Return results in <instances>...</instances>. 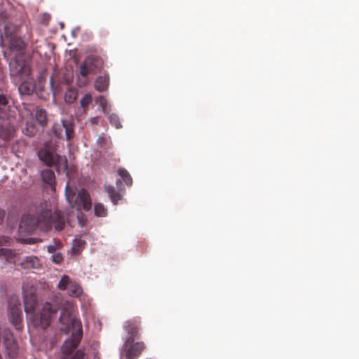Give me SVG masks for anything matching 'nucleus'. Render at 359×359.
Instances as JSON below:
<instances>
[{"label": "nucleus", "mask_w": 359, "mask_h": 359, "mask_svg": "<svg viewBox=\"0 0 359 359\" xmlns=\"http://www.w3.org/2000/svg\"><path fill=\"white\" fill-rule=\"evenodd\" d=\"M23 300L25 311L31 324L36 328L46 330L50 325L57 311L61 309V302L57 299L45 302L42 308L36 311L37 306L36 290L32 285H23Z\"/></svg>", "instance_id": "1"}, {"label": "nucleus", "mask_w": 359, "mask_h": 359, "mask_svg": "<svg viewBox=\"0 0 359 359\" xmlns=\"http://www.w3.org/2000/svg\"><path fill=\"white\" fill-rule=\"evenodd\" d=\"M68 294L73 297H79L83 292V290L79 284L75 281H72L68 287Z\"/></svg>", "instance_id": "24"}, {"label": "nucleus", "mask_w": 359, "mask_h": 359, "mask_svg": "<svg viewBox=\"0 0 359 359\" xmlns=\"http://www.w3.org/2000/svg\"><path fill=\"white\" fill-rule=\"evenodd\" d=\"M41 178L44 183L52 186L55 181V173L50 169H45L41 172Z\"/></svg>", "instance_id": "22"}, {"label": "nucleus", "mask_w": 359, "mask_h": 359, "mask_svg": "<svg viewBox=\"0 0 359 359\" xmlns=\"http://www.w3.org/2000/svg\"><path fill=\"white\" fill-rule=\"evenodd\" d=\"M11 239L7 236L0 237V257H4L6 262L10 263L16 262V255L14 252L10 249L4 248V246L11 245Z\"/></svg>", "instance_id": "12"}, {"label": "nucleus", "mask_w": 359, "mask_h": 359, "mask_svg": "<svg viewBox=\"0 0 359 359\" xmlns=\"http://www.w3.org/2000/svg\"><path fill=\"white\" fill-rule=\"evenodd\" d=\"M66 198L69 205L73 208L81 210L83 208L86 211L90 210L92 202L89 194L85 189H81L76 194L69 186L67 184L65 189Z\"/></svg>", "instance_id": "4"}, {"label": "nucleus", "mask_w": 359, "mask_h": 359, "mask_svg": "<svg viewBox=\"0 0 359 359\" xmlns=\"http://www.w3.org/2000/svg\"><path fill=\"white\" fill-rule=\"evenodd\" d=\"M53 131L57 137L63 139L65 137L67 140L72 139L74 135L73 124L68 120H62L60 123H54Z\"/></svg>", "instance_id": "9"}, {"label": "nucleus", "mask_w": 359, "mask_h": 359, "mask_svg": "<svg viewBox=\"0 0 359 359\" xmlns=\"http://www.w3.org/2000/svg\"><path fill=\"white\" fill-rule=\"evenodd\" d=\"M25 46V43L20 37L17 36L11 37L9 41V47L11 50L20 53L24 51Z\"/></svg>", "instance_id": "17"}, {"label": "nucleus", "mask_w": 359, "mask_h": 359, "mask_svg": "<svg viewBox=\"0 0 359 359\" xmlns=\"http://www.w3.org/2000/svg\"><path fill=\"white\" fill-rule=\"evenodd\" d=\"M77 95V91L75 89L69 88L65 94V102L69 104L74 102L76 100Z\"/></svg>", "instance_id": "26"}, {"label": "nucleus", "mask_w": 359, "mask_h": 359, "mask_svg": "<svg viewBox=\"0 0 359 359\" xmlns=\"http://www.w3.org/2000/svg\"><path fill=\"white\" fill-rule=\"evenodd\" d=\"M141 326V321L139 319H132L125 323V329L130 337L126 340V344L133 343L135 337H139V330Z\"/></svg>", "instance_id": "13"}, {"label": "nucleus", "mask_w": 359, "mask_h": 359, "mask_svg": "<svg viewBox=\"0 0 359 359\" xmlns=\"http://www.w3.org/2000/svg\"><path fill=\"white\" fill-rule=\"evenodd\" d=\"M71 313L72 311L69 306L62 308L59 320L61 324L66 326V332L70 331L72 328L77 330L79 327H82L81 321L72 318Z\"/></svg>", "instance_id": "11"}, {"label": "nucleus", "mask_w": 359, "mask_h": 359, "mask_svg": "<svg viewBox=\"0 0 359 359\" xmlns=\"http://www.w3.org/2000/svg\"><path fill=\"white\" fill-rule=\"evenodd\" d=\"M8 99L4 94H0V118H5L8 116L9 105Z\"/></svg>", "instance_id": "19"}, {"label": "nucleus", "mask_w": 359, "mask_h": 359, "mask_svg": "<svg viewBox=\"0 0 359 359\" xmlns=\"http://www.w3.org/2000/svg\"><path fill=\"white\" fill-rule=\"evenodd\" d=\"M95 214L97 217H105L107 214V210L101 203H97L94 207Z\"/></svg>", "instance_id": "28"}, {"label": "nucleus", "mask_w": 359, "mask_h": 359, "mask_svg": "<svg viewBox=\"0 0 359 359\" xmlns=\"http://www.w3.org/2000/svg\"><path fill=\"white\" fill-rule=\"evenodd\" d=\"M35 119L40 126H46L48 123L47 111L43 109H36Z\"/></svg>", "instance_id": "21"}, {"label": "nucleus", "mask_w": 359, "mask_h": 359, "mask_svg": "<svg viewBox=\"0 0 359 359\" xmlns=\"http://www.w3.org/2000/svg\"><path fill=\"white\" fill-rule=\"evenodd\" d=\"M22 83L19 86L18 90L21 95H30L34 90V86L30 82L27 80H21Z\"/></svg>", "instance_id": "20"}, {"label": "nucleus", "mask_w": 359, "mask_h": 359, "mask_svg": "<svg viewBox=\"0 0 359 359\" xmlns=\"http://www.w3.org/2000/svg\"><path fill=\"white\" fill-rule=\"evenodd\" d=\"M124 347L127 359H136L145 348L144 344L142 341L135 342V341L133 343L127 344V346L126 341Z\"/></svg>", "instance_id": "14"}, {"label": "nucleus", "mask_w": 359, "mask_h": 359, "mask_svg": "<svg viewBox=\"0 0 359 359\" xmlns=\"http://www.w3.org/2000/svg\"><path fill=\"white\" fill-rule=\"evenodd\" d=\"M5 217V211L0 208V223L3 222Z\"/></svg>", "instance_id": "38"}, {"label": "nucleus", "mask_w": 359, "mask_h": 359, "mask_svg": "<svg viewBox=\"0 0 359 359\" xmlns=\"http://www.w3.org/2000/svg\"><path fill=\"white\" fill-rule=\"evenodd\" d=\"M11 76L19 77L20 80H27L31 74L29 65L20 59H15L9 64Z\"/></svg>", "instance_id": "7"}, {"label": "nucleus", "mask_w": 359, "mask_h": 359, "mask_svg": "<svg viewBox=\"0 0 359 359\" xmlns=\"http://www.w3.org/2000/svg\"><path fill=\"white\" fill-rule=\"evenodd\" d=\"M71 283H72V281L70 280L69 277L67 275H64L59 281L57 287L61 290H65L68 288Z\"/></svg>", "instance_id": "27"}, {"label": "nucleus", "mask_w": 359, "mask_h": 359, "mask_svg": "<svg viewBox=\"0 0 359 359\" xmlns=\"http://www.w3.org/2000/svg\"><path fill=\"white\" fill-rule=\"evenodd\" d=\"M99 122V118L97 116L93 117L90 119V123L92 125H97Z\"/></svg>", "instance_id": "37"}, {"label": "nucleus", "mask_w": 359, "mask_h": 359, "mask_svg": "<svg viewBox=\"0 0 359 359\" xmlns=\"http://www.w3.org/2000/svg\"><path fill=\"white\" fill-rule=\"evenodd\" d=\"M3 339L6 357L11 359L15 358L18 354L19 348L12 332L9 330H4Z\"/></svg>", "instance_id": "10"}, {"label": "nucleus", "mask_w": 359, "mask_h": 359, "mask_svg": "<svg viewBox=\"0 0 359 359\" xmlns=\"http://www.w3.org/2000/svg\"><path fill=\"white\" fill-rule=\"evenodd\" d=\"M85 244L84 241H82L81 240L76 241L75 243L73 246V250L75 252H79L80 250V248H81Z\"/></svg>", "instance_id": "33"}, {"label": "nucleus", "mask_w": 359, "mask_h": 359, "mask_svg": "<svg viewBox=\"0 0 359 359\" xmlns=\"http://www.w3.org/2000/svg\"><path fill=\"white\" fill-rule=\"evenodd\" d=\"M36 241H37V239L34 238H26V239H22V242H24L25 243H28V244L35 243L36 242Z\"/></svg>", "instance_id": "36"}, {"label": "nucleus", "mask_w": 359, "mask_h": 359, "mask_svg": "<svg viewBox=\"0 0 359 359\" xmlns=\"http://www.w3.org/2000/svg\"><path fill=\"white\" fill-rule=\"evenodd\" d=\"M118 174L128 186L132 185L133 179L129 172L125 168H119L118 170Z\"/></svg>", "instance_id": "25"}, {"label": "nucleus", "mask_w": 359, "mask_h": 359, "mask_svg": "<svg viewBox=\"0 0 359 359\" xmlns=\"http://www.w3.org/2000/svg\"><path fill=\"white\" fill-rule=\"evenodd\" d=\"M83 334L82 327L72 332L69 339H67L62 347V359H68L80 343Z\"/></svg>", "instance_id": "8"}, {"label": "nucleus", "mask_w": 359, "mask_h": 359, "mask_svg": "<svg viewBox=\"0 0 359 359\" xmlns=\"http://www.w3.org/2000/svg\"><path fill=\"white\" fill-rule=\"evenodd\" d=\"M103 67V60L100 57L89 55L86 57L80 65L79 74L83 78L79 79L80 85H86L87 77L90 74H96Z\"/></svg>", "instance_id": "5"}, {"label": "nucleus", "mask_w": 359, "mask_h": 359, "mask_svg": "<svg viewBox=\"0 0 359 359\" xmlns=\"http://www.w3.org/2000/svg\"><path fill=\"white\" fill-rule=\"evenodd\" d=\"M96 103L98 104L102 109V111L104 114L109 113L108 102L104 97L100 95L96 99Z\"/></svg>", "instance_id": "29"}, {"label": "nucleus", "mask_w": 359, "mask_h": 359, "mask_svg": "<svg viewBox=\"0 0 359 359\" xmlns=\"http://www.w3.org/2000/svg\"><path fill=\"white\" fill-rule=\"evenodd\" d=\"M109 84V77L108 75L100 76L97 78L95 83V88L100 92L107 90Z\"/></svg>", "instance_id": "18"}, {"label": "nucleus", "mask_w": 359, "mask_h": 359, "mask_svg": "<svg viewBox=\"0 0 359 359\" xmlns=\"http://www.w3.org/2000/svg\"><path fill=\"white\" fill-rule=\"evenodd\" d=\"M121 182L120 180H117L116 181V184H118V183Z\"/></svg>", "instance_id": "40"}, {"label": "nucleus", "mask_w": 359, "mask_h": 359, "mask_svg": "<svg viewBox=\"0 0 359 359\" xmlns=\"http://www.w3.org/2000/svg\"><path fill=\"white\" fill-rule=\"evenodd\" d=\"M8 25H6V26L5 27V30H6V33L8 32Z\"/></svg>", "instance_id": "39"}, {"label": "nucleus", "mask_w": 359, "mask_h": 359, "mask_svg": "<svg viewBox=\"0 0 359 359\" xmlns=\"http://www.w3.org/2000/svg\"><path fill=\"white\" fill-rule=\"evenodd\" d=\"M105 191L107 193L111 202L114 205L117 204L118 201H120L121 199V194L116 191L115 188L113 186H111V185L105 186Z\"/></svg>", "instance_id": "23"}, {"label": "nucleus", "mask_w": 359, "mask_h": 359, "mask_svg": "<svg viewBox=\"0 0 359 359\" xmlns=\"http://www.w3.org/2000/svg\"><path fill=\"white\" fill-rule=\"evenodd\" d=\"M62 246L61 243H58L57 245H50L48 246V251L50 253H53L55 252L56 249L60 248Z\"/></svg>", "instance_id": "34"}, {"label": "nucleus", "mask_w": 359, "mask_h": 359, "mask_svg": "<svg viewBox=\"0 0 359 359\" xmlns=\"http://www.w3.org/2000/svg\"><path fill=\"white\" fill-rule=\"evenodd\" d=\"M52 257L53 262L56 264H60L63 261V257L61 253L54 254Z\"/></svg>", "instance_id": "32"}, {"label": "nucleus", "mask_w": 359, "mask_h": 359, "mask_svg": "<svg viewBox=\"0 0 359 359\" xmlns=\"http://www.w3.org/2000/svg\"><path fill=\"white\" fill-rule=\"evenodd\" d=\"M39 159L48 166L55 165L58 173L62 172L68 175V163L65 156H60L55 153L54 149L46 144L38 151Z\"/></svg>", "instance_id": "3"}, {"label": "nucleus", "mask_w": 359, "mask_h": 359, "mask_svg": "<svg viewBox=\"0 0 359 359\" xmlns=\"http://www.w3.org/2000/svg\"><path fill=\"white\" fill-rule=\"evenodd\" d=\"M109 123L112 126H115L116 128L118 129V128H122V125H121L120 118H119L118 116L116 115V114H110L109 116Z\"/></svg>", "instance_id": "30"}, {"label": "nucleus", "mask_w": 359, "mask_h": 359, "mask_svg": "<svg viewBox=\"0 0 359 359\" xmlns=\"http://www.w3.org/2000/svg\"><path fill=\"white\" fill-rule=\"evenodd\" d=\"M20 265L24 269H38L41 267L40 259L36 256H27L20 263Z\"/></svg>", "instance_id": "16"}, {"label": "nucleus", "mask_w": 359, "mask_h": 359, "mask_svg": "<svg viewBox=\"0 0 359 359\" xmlns=\"http://www.w3.org/2000/svg\"><path fill=\"white\" fill-rule=\"evenodd\" d=\"M92 96L90 94H86L80 101L81 106L84 111L87 109L90 104L92 102Z\"/></svg>", "instance_id": "31"}, {"label": "nucleus", "mask_w": 359, "mask_h": 359, "mask_svg": "<svg viewBox=\"0 0 359 359\" xmlns=\"http://www.w3.org/2000/svg\"><path fill=\"white\" fill-rule=\"evenodd\" d=\"M8 310L11 323L16 330H21L22 328V312L20 302L18 297H10Z\"/></svg>", "instance_id": "6"}, {"label": "nucleus", "mask_w": 359, "mask_h": 359, "mask_svg": "<svg viewBox=\"0 0 359 359\" xmlns=\"http://www.w3.org/2000/svg\"><path fill=\"white\" fill-rule=\"evenodd\" d=\"M36 216L30 213L24 215L19 225L20 232L31 233L37 227L41 231H48L53 227L56 231H62L65 226V219L60 210L52 212L46 203H41L36 210Z\"/></svg>", "instance_id": "2"}, {"label": "nucleus", "mask_w": 359, "mask_h": 359, "mask_svg": "<svg viewBox=\"0 0 359 359\" xmlns=\"http://www.w3.org/2000/svg\"><path fill=\"white\" fill-rule=\"evenodd\" d=\"M27 135H29V136H33L35 133H36V128H34V126H32L30 127V128H27Z\"/></svg>", "instance_id": "35"}, {"label": "nucleus", "mask_w": 359, "mask_h": 359, "mask_svg": "<svg viewBox=\"0 0 359 359\" xmlns=\"http://www.w3.org/2000/svg\"><path fill=\"white\" fill-rule=\"evenodd\" d=\"M15 129L8 121H4L0 125V139L4 142L10 141L14 136Z\"/></svg>", "instance_id": "15"}]
</instances>
